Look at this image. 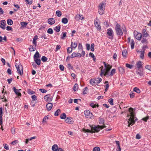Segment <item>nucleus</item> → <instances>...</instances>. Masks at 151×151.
<instances>
[{
    "mask_svg": "<svg viewBox=\"0 0 151 151\" xmlns=\"http://www.w3.org/2000/svg\"><path fill=\"white\" fill-rule=\"evenodd\" d=\"M107 34L108 35L111 37H109V39H112L113 38V31L111 28H109L107 29Z\"/></svg>",
    "mask_w": 151,
    "mask_h": 151,
    "instance_id": "nucleus-7",
    "label": "nucleus"
},
{
    "mask_svg": "<svg viewBox=\"0 0 151 151\" xmlns=\"http://www.w3.org/2000/svg\"><path fill=\"white\" fill-rule=\"evenodd\" d=\"M27 93L28 94H34L35 92L32 91H31V90L30 89H28L27 90Z\"/></svg>",
    "mask_w": 151,
    "mask_h": 151,
    "instance_id": "nucleus-53",
    "label": "nucleus"
},
{
    "mask_svg": "<svg viewBox=\"0 0 151 151\" xmlns=\"http://www.w3.org/2000/svg\"><path fill=\"white\" fill-rule=\"evenodd\" d=\"M109 71H108V70H106L105 71V73H104V76H110V74L109 73Z\"/></svg>",
    "mask_w": 151,
    "mask_h": 151,
    "instance_id": "nucleus-39",
    "label": "nucleus"
},
{
    "mask_svg": "<svg viewBox=\"0 0 151 151\" xmlns=\"http://www.w3.org/2000/svg\"><path fill=\"white\" fill-rule=\"evenodd\" d=\"M61 110L60 109H58L55 111V113L54 115L55 116H57L59 115V113H60Z\"/></svg>",
    "mask_w": 151,
    "mask_h": 151,
    "instance_id": "nucleus-42",
    "label": "nucleus"
},
{
    "mask_svg": "<svg viewBox=\"0 0 151 151\" xmlns=\"http://www.w3.org/2000/svg\"><path fill=\"white\" fill-rule=\"evenodd\" d=\"M59 68L62 71H63L64 70V67L62 65H59Z\"/></svg>",
    "mask_w": 151,
    "mask_h": 151,
    "instance_id": "nucleus-64",
    "label": "nucleus"
},
{
    "mask_svg": "<svg viewBox=\"0 0 151 151\" xmlns=\"http://www.w3.org/2000/svg\"><path fill=\"white\" fill-rule=\"evenodd\" d=\"M7 24L9 25H12L13 24V21L10 19H8L7 20Z\"/></svg>",
    "mask_w": 151,
    "mask_h": 151,
    "instance_id": "nucleus-26",
    "label": "nucleus"
},
{
    "mask_svg": "<svg viewBox=\"0 0 151 151\" xmlns=\"http://www.w3.org/2000/svg\"><path fill=\"white\" fill-rule=\"evenodd\" d=\"M78 86L77 83H76L73 86V90L74 91H76L78 90Z\"/></svg>",
    "mask_w": 151,
    "mask_h": 151,
    "instance_id": "nucleus-32",
    "label": "nucleus"
},
{
    "mask_svg": "<svg viewBox=\"0 0 151 151\" xmlns=\"http://www.w3.org/2000/svg\"><path fill=\"white\" fill-rule=\"evenodd\" d=\"M61 36V39H65L66 36V32H63Z\"/></svg>",
    "mask_w": 151,
    "mask_h": 151,
    "instance_id": "nucleus-29",
    "label": "nucleus"
},
{
    "mask_svg": "<svg viewBox=\"0 0 151 151\" xmlns=\"http://www.w3.org/2000/svg\"><path fill=\"white\" fill-rule=\"evenodd\" d=\"M88 88L87 87H86L85 88L83 89V94H85L87 93Z\"/></svg>",
    "mask_w": 151,
    "mask_h": 151,
    "instance_id": "nucleus-47",
    "label": "nucleus"
},
{
    "mask_svg": "<svg viewBox=\"0 0 151 151\" xmlns=\"http://www.w3.org/2000/svg\"><path fill=\"white\" fill-rule=\"evenodd\" d=\"M129 111L130 114V117L129 119V121L128 122V126L130 127V125L132 126L135 123V122L137 120V119L135 117V113L132 108L131 107L129 108ZM129 116L130 115H128V116Z\"/></svg>",
    "mask_w": 151,
    "mask_h": 151,
    "instance_id": "nucleus-1",
    "label": "nucleus"
},
{
    "mask_svg": "<svg viewBox=\"0 0 151 151\" xmlns=\"http://www.w3.org/2000/svg\"><path fill=\"white\" fill-rule=\"evenodd\" d=\"M67 67L69 69L73 70V67L70 64H68L67 65Z\"/></svg>",
    "mask_w": 151,
    "mask_h": 151,
    "instance_id": "nucleus-55",
    "label": "nucleus"
},
{
    "mask_svg": "<svg viewBox=\"0 0 151 151\" xmlns=\"http://www.w3.org/2000/svg\"><path fill=\"white\" fill-rule=\"evenodd\" d=\"M142 34L143 35V37H147L148 34L147 33V32L146 31V30L145 29H144L142 30Z\"/></svg>",
    "mask_w": 151,
    "mask_h": 151,
    "instance_id": "nucleus-18",
    "label": "nucleus"
},
{
    "mask_svg": "<svg viewBox=\"0 0 151 151\" xmlns=\"http://www.w3.org/2000/svg\"><path fill=\"white\" fill-rule=\"evenodd\" d=\"M50 94H47L45 96H44V98L46 100H48L49 98V97H48L49 96H50Z\"/></svg>",
    "mask_w": 151,
    "mask_h": 151,
    "instance_id": "nucleus-59",
    "label": "nucleus"
},
{
    "mask_svg": "<svg viewBox=\"0 0 151 151\" xmlns=\"http://www.w3.org/2000/svg\"><path fill=\"white\" fill-rule=\"evenodd\" d=\"M130 97L131 98H133L135 96V94L134 93H133L132 92H131L129 94Z\"/></svg>",
    "mask_w": 151,
    "mask_h": 151,
    "instance_id": "nucleus-58",
    "label": "nucleus"
},
{
    "mask_svg": "<svg viewBox=\"0 0 151 151\" xmlns=\"http://www.w3.org/2000/svg\"><path fill=\"white\" fill-rule=\"evenodd\" d=\"M90 127H91V130L92 133L98 132L100 130V129H102L106 127L105 125L101 126L98 125L97 126H94V127L90 126Z\"/></svg>",
    "mask_w": 151,
    "mask_h": 151,
    "instance_id": "nucleus-2",
    "label": "nucleus"
},
{
    "mask_svg": "<svg viewBox=\"0 0 151 151\" xmlns=\"http://www.w3.org/2000/svg\"><path fill=\"white\" fill-rule=\"evenodd\" d=\"M72 51V48L71 47H68L67 49V52L68 53H71Z\"/></svg>",
    "mask_w": 151,
    "mask_h": 151,
    "instance_id": "nucleus-52",
    "label": "nucleus"
},
{
    "mask_svg": "<svg viewBox=\"0 0 151 151\" xmlns=\"http://www.w3.org/2000/svg\"><path fill=\"white\" fill-rule=\"evenodd\" d=\"M85 116L87 118H91L93 116V115L89 110H86L84 112Z\"/></svg>",
    "mask_w": 151,
    "mask_h": 151,
    "instance_id": "nucleus-8",
    "label": "nucleus"
},
{
    "mask_svg": "<svg viewBox=\"0 0 151 151\" xmlns=\"http://www.w3.org/2000/svg\"><path fill=\"white\" fill-rule=\"evenodd\" d=\"M95 80L96 81V83H97L99 84L102 81V79L100 78H96L95 79Z\"/></svg>",
    "mask_w": 151,
    "mask_h": 151,
    "instance_id": "nucleus-34",
    "label": "nucleus"
},
{
    "mask_svg": "<svg viewBox=\"0 0 151 151\" xmlns=\"http://www.w3.org/2000/svg\"><path fill=\"white\" fill-rule=\"evenodd\" d=\"M95 81V79H91L90 81V83L93 86L95 85L96 83Z\"/></svg>",
    "mask_w": 151,
    "mask_h": 151,
    "instance_id": "nucleus-35",
    "label": "nucleus"
},
{
    "mask_svg": "<svg viewBox=\"0 0 151 151\" xmlns=\"http://www.w3.org/2000/svg\"><path fill=\"white\" fill-rule=\"evenodd\" d=\"M90 106L93 108L99 106V105L98 104H94V103L93 102L90 104Z\"/></svg>",
    "mask_w": 151,
    "mask_h": 151,
    "instance_id": "nucleus-28",
    "label": "nucleus"
},
{
    "mask_svg": "<svg viewBox=\"0 0 151 151\" xmlns=\"http://www.w3.org/2000/svg\"><path fill=\"white\" fill-rule=\"evenodd\" d=\"M32 98L33 101H36L37 99V96L35 95L32 96Z\"/></svg>",
    "mask_w": 151,
    "mask_h": 151,
    "instance_id": "nucleus-62",
    "label": "nucleus"
},
{
    "mask_svg": "<svg viewBox=\"0 0 151 151\" xmlns=\"http://www.w3.org/2000/svg\"><path fill=\"white\" fill-rule=\"evenodd\" d=\"M127 55V52L126 50H124L122 51V55L124 58H126Z\"/></svg>",
    "mask_w": 151,
    "mask_h": 151,
    "instance_id": "nucleus-23",
    "label": "nucleus"
},
{
    "mask_svg": "<svg viewBox=\"0 0 151 151\" xmlns=\"http://www.w3.org/2000/svg\"><path fill=\"white\" fill-rule=\"evenodd\" d=\"M133 91H134L138 93H139L141 92V91L140 89L136 87L134 88Z\"/></svg>",
    "mask_w": 151,
    "mask_h": 151,
    "instance_id": "nucleus-30",
    "label": "nucleus"
},
{
    "mask_svg": "<svg viewBox=\"0 0 151 151\" xmlns=\"http://www.w3.org/2000/svg\"><path fill=\"white\" fill-rule=\"evenodd\" d=\"M83 19V17H81L80 14L77 15L75 17V19L77 21H78L79 19L82 20Z\"/></svg>",
    "mask_w": 151,
    "mask_h": 151,
    "instance_id": "nucleus-22",
    "label": "nucleus"
},
{
    "mask_svg": "<svg viewBox=\"0 0 151 151\" xmlns=\"http://www.w3.org/2000/svg\"><path fill=\"white\" fill-rule=\"evenodd\" d=\"M21 24L23 27H25L27 25L28 23L27 22H21Z\"/></svg>",
    "mask_w": 151,
    "mask_h": 151,
    "instance_id": "nucleus-45",
    "label": "nucleus"
},
{
    "mask_svg": "<svg viewBox=\"0 0 151 151\" xmlns=\"http://www.w3.org/2000/svg\"><path fill=\"white\" fill-rule=\"evenodd\" d=\"M113 99L111 98H110L108 100V102L111 105H114V104L113 103Z\"/></svg>",
    "mask_w": 151,
    "mask_h": 151,
    "instance_id": "nucleus-46",
    "label": "nucleus"
},
{
    "mask_svg": "<svg viewBox=\"0 0 151 151\" xmlns=\"http://www.w3.org/2000/svg\"><path fill=\"white\" fill-rule=\"evenodd\" d=\"M84 131L86 132H88V133H92V132L91 130H90L89 129H84Z\"/></svg>",
    "mask_w": 151,
    "mask_h": 151,
    "instance_id": "nucleus-61",
    "label": "nucleus"
},
{
    "mask_svg": "<svg viewBox=\"0 0 151 151\" xmlns=\"http://www.w3.org/2000/svg\"><path fill=\"white\" fill-rule=\"evenodd\" d=\"M60 27L59 25H58L54 29V30L57 32H59L60 30Z\"/></svg>",
    "mask_w": 151,
    "mask_h": 151,
    "instance_id": "nucleus-38",
    "label": "nucleus"
},
{
    "mask_svg": "<svg viewBox=\"0 0 151 151\" xmlns=\"http://www.w3.org/2000/svg\"><path fill=\"white\" fill-rule=\"evenodd\" d=\"M62 22L64 24L67 23L68 22V20L66 18H63L62 19Z\"/></svg>",
    "mask_w": 151,
    "mask_h": 151,
    "instance_id": "nucleus-31",
    "label": "nucleus"
},
{
    "mask_svg": "<svg viewBox=\"0 0 151 151\" xmlns=\"http://www.w3.org/2000/svg\"><path fill=\"white\" fill-rule=\"evenodd\" d=\"M104 119L103 118H100V119L99 120V122L100 124H104L103 125H104Z\"/></svg>",
    "mask_w": 151,
    "mask_h": 151,
    "instance_id": "nucleus-40",
    "label": "nucleus"
},
{
    "mask_svg": "<svg viewBox=\"0 0 151 151\" xmlns=\"http://www.w3.org/2000/svg\"><path fill=\"white\" fill-rule=\"evenodd\" d=\"M136 72L137 74L139 75L140 76H142L143 75L142 71L139 70V69L136 70Z\"/></svg>",
    "mask_w": 151,
    "mask_h": 151,
    "instance_id": "nucleus-25",
    "label": "nucleus"
},
{
    "mask_svg": "<svg viewBox=\"0 0 151 151\" xmlns=\"http://www.w3.org/2000/svg\"><path fill=\"white\" fill-rule=\"evenodd\" d=\"M53 106V104L52 103H49L47 104L46 106V108L47 109V110L48 111H50Z\"/></svg>",
    "mask_w": 151,
    "mask_h": 151,
    "instance_id": "nucleus-14",
    "label": "nucleus"
},
{
    "mask_svg": "<svg viewBox=\"0 0 151 151\" xmlns=\"http://www.w3.org/2000/svg\"><path fill=\"white\" fill-rule=\"evenodd\" d=\"M34 60L35 63L38 65H40L41 64V60L39 58L34 59Z\"/></svg>",
    "mask_w": 151,
    "mask_h": 151,
    "instance_id": "nucleus-20",
    "label": "nucleus"
},
{
    "mask_svg": "<svg viewBox=\"0 0 151 151\" xmlns=\"http://www.w3.org/2000/svg\"><path fill=\"white\" fill-rule=\"evenodd\" d=\"M100 149L98 147H94L93 150V151H100Z\"/></svg>",
    "mask_w": 151,
    "mask_h": 151,
    "instance_id": "nucleus-50",
    "label": "nucleus"
},
{
    "mask_svg": "<svg viewBox=\"0 0 151 151\" xmlns=\"http://www.w3.org/2000/svg\"><path fill=\"white\" fill-rule=\"evenodd\" d=\"M15 66L17 68V70L18 74L21 76L23 74V67L21 63L18 65L17 63L15 64Z\"/></svg>",
    "mask_w": 151,
    "mask_h": 151,
    "instance_id": "nucleus-5",
    "label": "nucleus"
},
{
    "mask_svg": "<svg viewBox=\"0 0 151 151\" xmlns=\"http://www.w3.org/2000/svg\"><path fill=\"white\" fill-rule=\"evenodd\" d=\"M116 70L115 69H113L111 70V72L110 75V76H112L114 75L115 73Z\"/></svg>",
    "mask_w": 151,
    "mask_h": 151,
    "instance_id": "nucleus-51",
    "label": "nucleus"
},
{
    "mask_svg": "<svg viewBox=\"0 0 151 151\" xmlns=\"http://www.w3.org/2000/svg\"><path fill=\"white\" fill-rule=\"evenodd\" d=\"M30 47H31V48H29L30 51L32 52L34 51L35 50V49H36V47H35V48H34L33 47L32 45H30Z\"/></svg>",
    "mask_w": 151,
    "mask_h": 151,
    "instance_id": "nucleus-49",
    "label": "nucleus"
},
{
    "mask_svg": "<svg viewBox=\"0 0 151 151\" xmlns=\"http://www.w3.org/2000/svg\"><path fill=\"white\" fill-rule=\"evenodd\" d=\"M78 48L79 50L81 49L83 50V47L81 43H79L78 46Z\"/></svg>",
    "mask_w": 151,
    "mask_h": 151,
    "instance_id": "nucleus-63",
    "label": "nucleus"
},
{
    "mask_svg": "<svg viewBox=\"0 0 151 151\" xmlns=\"http://www.w3.org/2000/svg\"><path fill=\"white\" fill-rule=\"evenodd\" d=\"M65 122L69 124H73V119L70 117H67L65 120Z\"/></svg>",
    "mask_w": 151,
    "mask_h": 151,
    "instance_id": "nucleus-13",
    "label": "nucleus"
},
{
    "mask_svg": "<svg viewBox=\"0 0 151 151\" xmlns=\"http://www.w3.org/2000/svg\"><path fill=\"white\" fill-rule=\"evenodd\" d=\"M52 149L53 151H64L62 148H59L56 144H55L52 146Z\"/></svg>",
    "mask_w": 151,
    "mask_h": 151,
    "instance_id": "nucleus-6",
    "label": "nucleus"
},
{
    "mask_svg": "<svg viewBox=\"0 0 151 151\" xmlns=\"http://www.w3.org/2000/svg\"><path fill=\"white\" fill-rule=\"evenodd\" d=\"M40 57V55L39 52L37 51L35 54L33 56L34 59L35 58H39Z\"/></svg>",
    "mask_w": 151,
    "mask_h": 151,
    "instance_id": "nucleus-21",
    "label": "nucleus"
},
{
    "mask_svg": "<svg viewBox=\"0 0 151 151\" xmlns=\"http://www.w3.org/2000/svg\"><path fill=\"white\" fill-rule=\"evenodd\" d=\"M126 66L128 68H129L130 69H131L132 68V66L130 65V64H128V63H126Z\"/></svg>",
    "mask_w": 151,
    "mask_h": 151,
    "instance_id": "nucleus-60",
    "label": "nucleus"
},
{
    "mask_svg": "<svg viewBox=\"0 0 151 151\" xmlns=\"http://www.w3.org/2000/svg\"><path fill=\"white\" fill-rule=\"evenodd\" d=\"M134 37L136 39L139 40H141L142 36V34L141 33L137 32L136 34L134 32Z\"/></svg>",
    "mask_w": 151,
    "mask_h": 151,
    "instance_id": "nucleus-9",
    "label": "nucleus"
},
{
    "mask_svg": "<svg viewBox=\"0 0 151 151\" xmlns=\"http://www.w3.org/2000/svg\"><path fill=\"white\" fill-rule=\"evenodd\" d=\"M141 54L140 55V58L142 59H143L144 58V53H145L144 50L140 51Z\"/></svg>",
    "mask_w": 151,
    "mask_h": 151,
    "instance_id": "nucleus-37",
    "label": "nucleus"
},
{
    "mask_svg": "<svg viewBox=\"0 0 151 151\" xmlns=\"http://www.w3.org/2000/svg\"><path fill=\"white\" fill-rule=\"evenodd\" d=\"M95 45L93 43L91 44V51L93 52L94 50Z\"/></svg>",
    "mask_w": 151,
    "mask_h": 151,
    "instance_id": "nucleus-48",
    "label": "nucleus"
},
{
    "mask_svg": "<svg viewBox=\"0 0 151 151\" xmlns=\"http://www.w3.org/2000/svg\"><path fill=\"white\" fill-rule=\"evenodd\" d=\"M112 67V66L110 65L109 64L108 65V66L106 68H105L106 70H108V71H110L111 69V68Z\"/></svg>",
    "mask_w": 151,
    "mask_h": 151,
    "instance_id": "nucleus-56",
    "label": "nucleus"
},
{
    "mask_svg": "<svg viewBox=\"0 0 151 151\" xmlns=\"http://www.w3.org/2000/svg\"><path fill=\"white\" fill-rule=\"evenodd\" d=\"M56 14L57 15L58 17H60L62 15V13L59 10H57L56 11Z\"/></svg>",
    "mask_w": 151,
    "mask_h": 151,
    "instance_id": "nucleus-41",
    "label": "nucleus"
},
{
    "mask_svg": "<svg viewBox=\"0 0 151 151\" xmlns=\"http://www.w3.org/2000/svg\"><path fill=\"white\" fill-rule=\"evenodd\" d=\"M13 90L14 92L16 93L17 95L19 96H21L22 95L19 92V90H21V89H17L15 87H13Z\"/></svg>",
    "mask_w": 151,
    "mask_h": 151,
    "instance_id": "nucleus-12",
    "label": "nucleus"
},
{
    "mask_svg": "<svg viewBox=\"0 0 151 151\" xmlns=\"http://www.w3.org/2000/svg\"><path fill=\"white\" fill-rule=\"evenodd\" d=\"M66 115L65 113H63L61 114L60 116V117L62 119H65L66 118Z\"/></svg>",
    "mask_w": 151,
    "mask_h": 151,
    "instance_id": "nucleus-33",
    "label": "nucleus"
},
{
    "mask_svg": "<svg viewBox=\"0 0 151 151\" xmlns=\"http://www.w3.org/2000/svg\"><path fill=\"white\" fill-rule=\"evenodd\" d=\"M98 12L101 15L103 14L104 13V10L105 7V4L104 3H100L98 6Z\"/></svg>",
    "mask_w": 151,
    "mask_h": 151,
    "instance_id": "nucleus-4",
    "label": "nucleus"
},
{
    "mask_svg": "<svg viewBox=\"0 0 151 151\" xmlns=\"http://www.w3.org/2000/svg\"><path fill=\"white\" fill-rule=\"evenodd\" d=\"M81 56L82 55L79 53L73 52L71 55L70 57L71 58H73L75 57H77L78 56L81 57Z\"/></svg>",
    "mask_w": 151,
    "mask_h": 151,
    "instance_id": "nucleus-10",
    "label": "nucleus"
},
{
    "mask_svg": "<svg viewBox=\"0 0 151 151\" xmlns=\"http://www.w3.org/2000/svg\"><path fill=\"white\" fill-rule=\"evenodd\" d=\"M53 30L52 28H49L47 30V33L50 34H53Z\"/></svg>",
    "mask_w": 151,
    "mask_h": 151,
    "instance_id": "nucleus-43",
    "label": "nucleus"
},
{
    "mask_svg": "<svg viewBox=\"0 0 151 151\" xmlns=\"http://www.w3.org/2000/svg\"><path fill=\"white\" fill-rule=\"evenodd\" d=\"M25 1L27 2L26 4L30 5L32 4V0H26Z\"/></svg>",
    "mask_w": 151,
    "mask_h": 151,
    "instance_id": "nucleus-54",
    "label": "nucleus"
},
{
    "mask_svg": "<svg viewBox=\"0 0 151 151\" xmlns=\"http://www.w3.org/2000/svg\"><path fill=\"white\" fill-rule=\"evenodd\" d=\"M4 147L6 150H8L9 149V146L6 144H5L3 145Z\"/></svg>",
    "mask_w": 151,
    "mask_h": 151,
    "instance_id": "nucleus-57",
    "label": "nucleus"
},
{
    "mask_svg": "<svg viewBox=\"0 0 151 151\" xmlns=\"http://www.w3.org/2000/svg\"><path fill=\"white\" fill-rule=\"evenodd\" d=\"M95 25L97 30L100 31L101 30V26L100 25L98 24L97 22H95Z\"/></svg>",
    "mask_w": 151,
    "mask_h": 151,
    "instance_id": "nucleus-17",
    "label": "nucleus"
},
{
    "mask_svg": "<svg viewBox=\"0 0 151 151\" xmlns=\"http://www.w3.org/2000/svg\"><path fill=\"white\" fill-rule=\"evenodd\" d=\"M77 46V44L76 42H71V46L72 48H73L74 49L76 48Z\"/></svg>",
    "mask_w": 151,
    "mask_h": 151,
    "instance_id": "nucleus-19",
    "label": "nucleus"
},
{
    "mask_svg": "<svg viewBox=\"0 0 151 151\" xmlns=\"http://www.w3.org/2000/svg\"><path fill=\"white\" fill-rule=\"evenodd\" d=\"M115 30L116 34L118 35L122 36L123 34V32L121 28L120 25L117 23L115 27Z\"/></svg>",
    "mask_w": 151,
    "mask_h": 151,
    "instance_id": "nucleus-3",
    "label": "nucleus"
},
{
    "mask_svg": "<svg viewBox=\"0 0 151 151\" xmlns=\"http://www.w3.org/2000/svg\"><path fill=\"white\" fill-rule=\"evenodd\" d=\"M38 36L37 35H36L33 38L32 43L35 45V47L37 45V42L36 41L38 39Z\"/></svg>",
    "mask_w": 151,
    "mask_h": 151,
    "instance_id": "nucleus-16",
    "label": "nucleus"
},
{
    "mask_svg": "<svg viewBox=\"0 0 151 151\" xmlns=\"http://www.w3.org/2000/svg\"><path fill=\"white\" fill-rule=\"evenodd\" d=\"M104 83L106 84V85L105 86V92H106L108 89L109 86V82L107 81H106Z\"/></svg>",
    "mask_w": 151,
    "mask_h": 151,
    "instance_id": "nucleus-24",
    "label": "nucleus"
},
{
    "mask_svg": "<svg viewBox=\"0 0 151 151\" xmlns=\"http://www.w3.org/2000/svg\"><path fill=\"white\" fill-rule=\"evenodd\" d=\"M47 60V58L45 56H42L41 58V60L42 61L44 62H46Z\"/></svg>",
    "mask_w": 151,
    "mask_h": 151,
    "instance_id": "nucleus-44",
    "label": "nucleus"
},
{
    "mask_svg": "<svg viewBox=\"0 0 151 151\" xmlns=\"http://www.w3.org/2000/svg\"><path fill=\"white\" fill-rule=\"evenodd\" d=\"M134 40L132 39L131 40V48L132 49L134 48Z\"/></svg>",
    "mask_w": 151,
    "mask_h": 151,
    "instance_id": "nucleus-36",
    "label": "nucleus"
},
{
    "mask_svg": "<svg viewBox=\"0 0 151 151\" xmlns=\"http://www.w3.org/2000/svg\"><path fill=\"white\" fill-rule=\"evenodd\" d=\"M6 22L5 20H2L1 21L0 27L3 29H5Z\"/></svg>",
    "mask_w": 151,
    "mask_h": 151,
    "instance_id": "nucleus-11",
    "label": "nucleus"
},
{
    "mask_svg": "<svg viewBox=\"0 0 151 151\" xmlns=\"http://www.w3.org/2000/svg\"><path fill=\"white\" fill-rule=\"evenodd\" d=\"M137 68L139 69L142 68V64L140 61H139L137 64Z\"/></svg>",
    "mask_w": 151,
    "mask_h": 151,
    "instance_id": "nucleus-27",
    "label": "nucleus"
},
{
    "mask_svg": "<svg viewBox=\"0 0 151 151\" xmlns=\"http://www.w3.org/2000/svg\"><path fill=\"white\" fill-rule=\"evenodd\" d=\"M48 23L50 25H52L55 23V20L53 18H50L48 20Z\"/></svg>",
    "mask_w": 151,
    "mask_h": 151,
    "instance_id": "nucleus-15",
    "label": "nucleus"
}]
</instances>
